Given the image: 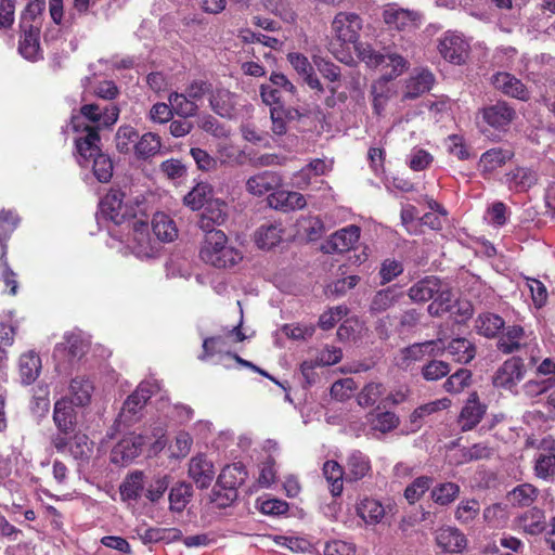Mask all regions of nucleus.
Segmentation results:
<instances>
[{
    "label": "nucleus",
    "instance_id": "32",
    "mask_svg": "<svg viewBox=\"0 0 555 555\" xmlns=\"http://www.w3.org/2000/svg\"><path fill=\"white\" fill-rule=\"evenodd\" d=\"M144 441L141 436L124 438L113 449V461L118 462V457H120L124 463L131 462L139 456Z\"/></svg>",
    "mask_w": 555,
    "mask_h": 555
},
{
    "label": "nucleus",
    "instance_id": "45",
    "mask_svg": "<svg viewBox=\"0 0 555 555\" xmlns=\"http://www.w3.org/2000/svg\"><path fill=\"white\" fill-rule=\"evenodd\" d=\"M193 495V488L190 483L180 482L172 487L169 492V508L172 512H182Z\"/></svg>",
    "mask_w": 555,
    "mask_h": 555
},
{
    "label": "nucleus",
    "instance_id": "39",
    "mask_svg": "<svg viewBox=\"0 0 555 555\" xmlns=\"http://www.w3.org/2000/svg\"><path fill=\"white\" fill-rule=\"evenodd\" d=\"M323 476L325 477L332 495L338 496L343 492L344 479L346 473L336 461H326L323 464Z\"/></svg>",
    "mask_w": 555,
    "mask_h": 555
},
{
    "label": "nucleus",
    "instance_id": "19",
    "mask_svg": "<svg viewBox=\"0 0 555 555\" xmlns=\"http://www.w3.org/2000/svg\"><path fill=\"white\" fill-rule=\"evenodd\" d=\"M403 297V293L396 286H389L377 291L369 305V312L378 315L392 308Z\"/></svg>",
    "mask_w": 555,
    "mask_h": 555
},
{
    "label": "nucleus",
    "instance_id": "7",
    "mask_svg": "<svg viewBox=\"0 0 555 555\" xmlns=\"http://www.w3.org/2000/svg\"><path fill=\"white\" fill-rule=\"evenodd\" d=\"M525 364L520 358L513 357L506 360L495 372L493 385L513 391L525 377Z\"/></svg>",
    "mask_w": 555,
    "mask_h": 555
},
{
    "label": "nucleus",
    "instance_id": "5",
    "mask_svg": "<svg viewBox=\"0 0 555 555\" xmlns=\"http://www.w3.org/2000/svg\"><path fill=\"white\" fill-rule=\"evenodd\" d=\"M128 247L138 258H153L160 249V242L152 237L149 224L145 221H134Z\"/></svg>",
    "mask_w": 555,
    "mask_h": 555
},
{
    "label": "nucleus",
    "instance_id": "62",
    "mask_svg": "<svg viewBox=\"0 0 555 555\" xmlns=\"http://www.w3.org/2000/svg\"><path fill=\"white\" fill-rule=\"evenodd\" d=\"M190 154L199 170L211 171L217 169L218 160L205 150L199 147H192L190 150Z\"/></svg>",
    "mask_w": 555,
    "mask_h": 555
},
{
    "label": "nucleus",
    "instance_id": "48",
    "mask_svg": "<svg viewBox=\"0 0 555 555\" xmlns=\"http://www.w3.org/2000/svg\"><path fill=\"white\" fill-rule=\"evenodd\" d=\"M504 326V320L493 313H482L476 320V328L480 335L494 337Z\"/></svg>",
    "mask_w": 555,
    "mask_h": 555
},
{
    "label": "nucleus",
    "instance_id": "49",
    "mask_svg": "<svg viewBox=\"0 0 555 555\" xmlns=\"http://www.w3.org/2000/svg\"><path fill=\"white\" fill-rule=\"evenodd\" d=\"M92 391L93 386L88 379L74 378L69 386L70 402L76 405H86L90 402Z\"/></svg>",
    "mask_w": 555,
    "mask_h": 555
},
{
    "label": "nucleus",
    "instance_id": "23",
    "mask_svg": "<svg viewBox=\"0 0 555 555\" xmlns=\"http://www.w3.org/2000/svg\"><path fill=\"white\" fill-rule=\"evenodd\" d=\"M284 229L282 223H267L260 225L254 233V241L261 249H271L282 241Z\"/></svg>",
    "mask_w": 555,
    "mask_h": 555
},
{
    "label": "nucleus",
    "instance_id": "1",
    "mask_svg": "<svg viewBox=\"0 0 555 555\" xmlns=\"http://www.w3.org/2000/svg\"><path fill=\"white\" fill-rule=\"evenodd\" d=\"M100 141V134L94 130L88 132L87 137H77L75 139L77 162L85 168L91 166L96 180L106 183L113 177L114 167L111 157L101 151Z\"/></svg>",
    "mask_w": 555,
    "mask_h": 555
},
{
    "label": "nucleus",
    "instance_id": "4",
    "mask_svg": "<svg viewBox=\"0 0 555 555\" xmlns=\"http://www.w3.org/2000/svg\"><path fill=\"white\" fill-rule=\"evenodd\" d=\"M354 50L357 56L369 67L377 68L384 64L390 66L391 69L387 74L388 79H393L408 69V61L398 53H391L389 51L382 53L366 42H358L354 46Z\"/></svg>",
    "mask_w": 555,
    "mask_h": 555
},
{
    "label": "nucleus",
    "instance_id": "29",
    "mask_svg": "<svg viewBox=\"0 0 555 555\" xmlns=\"http://www.w3.org/2000/svg\"><path fill=\"white\" fill-rule=\"evenodd\" d=\"M162 146V139L158 134L146 132L141 137L139 135L133 153L138 159L147 160L159 154Z\"/></svg>",
    "mask_w": 555,
    "mask_h": 555
},
{
    "label": "nucleus",
    "instance_id": "20",
    "mask_svg": "<svg viewBox=\"0 0 555 555\" xmlns=\"http://www.w3.org/2000/svg\"><path fill=\"white\" fill-rule=\"evenodd\" d=\"M346 469L345 480L347 482L359 481L371 474V461L367 455L354 450L347 457Z\"/></svg>",
    "mask_w": 555,
    "mask_h": 555
},
{
    "label": "nucleus",
    "instance_id": "43",
    "mask_svg": "<svg viewBox=\"0 0 555 555\" xmlns=\"http://www.w3.org/2000/svg\"><path fill=\"white\" fill-rule=\"evenodd\" d=\"M513 155L511 150L491 149L481 155L479 166L483 171L491 172L503 166Z\"/></svg>",
    "mask_w": 555,
    "mask_h": 555
},
{
    "label": "nucleus",
    "instance_id": "16",
    "mask_svg": "<svg viewBox=\"0 0 555 555\" xmlns=\"http://www.w3.org/2000/svg\"><path fill=\"white\" fill-rule=\"evenodd\" d=\"M267 201L271 208L285 212L302 209L307 205L306 198L302 194L284 190L272 192L268 196Z\"/></svg>",
    "mask_w": 555,
    "mask_h": 555
},
{
    "label": "nucleus",
    "instance_id": "27",
    "mask_svg": "<svg viewBox=\"0 0 555 555\" xmlns=\"http://www.w3.org/2000/svg\"><path fill=\"white\" fill-rule=\"evenodd\" d=\"M211 109L221 117H232L236 106V95L227 89H216L210 93Z\"/></svg>",
    "mask_w": 555,
    "mask_h": 555
},
{
    "label": "nucleus",
    "instance_id": "46",
    "mask_svg": "<svg viewBox=\"0 0 555 555\" xmlns=\"http://www.w3.org/2000/svg\"><path fill=\"white\" fill-rule=\"evenodd\" d=\"M143 400H139L137 395L131 393L124 402L121 411L118 415V423L130 426L140 418V412L144 408Z\"/></svg>",
    "mask_w": 555,
    "mask_h": 555
},
{
    "label": "nucleus",
    "instance_id": "18",
    "mask_svg": "<svg viewBox=\"0 0 555 555\" xmlns=\"http://www.w3.org/2000/svg\"><path fill=\"white\" fill-rule=\"evenodd\" d=\"M247 473L242 463L227 465L218 476L219 488H228L230 496H237V488L245 481Z\"/></svg>",
    "mask_w": 555,
    "mask_h": 555
},
{
    "label": "nucleus",
    "instance_id": "63",
    "mask_svg": "<svg viewBox=\"0 0 555 555\" xmlns=\"http://www.w3.org/2000/svg\"><path fill=\"white\" fill-rule=\"evenodd\" d=\"M168 476H158L154 478L147 486L144 495L150 502L155 503L164 495V493L168 489Z\"/></svg>",
    "mask_w": 555,
    "mask_h": 555
},
{
    "label": "nucleus",
    "instance_id": "60",
    "mask_svg": "<svg viewBox=\"0 0 555 555\" xmlns=\"http://www.w3.org/2000/svg\"><path fill=\"white\" fill-rule=\"evenodd\" d=\"M357 385L356 382L346 377L339 380H336L331 387V396L337 401H346L348 400L356 390Z\"/></svg>",
    "mask_w": 555,
    "mask_h": 555
},
{
    "label": "nucleus",
    "instance_id": "59",
    "mask_svg": "<svg viewBox=\"0 0 555 555\" xmlns=\"http://www.w3.org/2000/svg\"><path fill=\"white\" fill-rule=\"evenodd\" d=\"M433 483L431 478L422 476L416 478L411 485L404 490L405 499L411 503L418 501L422 495L430 488Z\"/></svg>",
    "mask_w": 555,
    "mask_h": 555
},
{
    "label": "nucleus",
    "instance_id": "35",
    "mask_svg": "<svg viewBox=\"0 0 555 555\" xmlns=\"http://www.w3.org/2000/svg\"><path fill=\"white\" fill-rule=\"evenodd\" d=\"M357 514L365 524L376 525L385 517V508L379 501L364 498L357 506Z\"/></svg>",
    "mask_w": 555,
    "mask_h": 555
},
{
    "label": "nucleus",
    "instance_id": "55",
    "mask_svg": "<svg viewBox=\"0 0 555 555\" xmlns=\"http://www.w3.org/2000/svg\"><path fill=\"white\" fill-rule=\"evenodd\" d=\"M480 512V504L475 499L462 500L454 513L456 520L461 524H470L474 521Z\"/></svg>",
    "mask_w": 555,
    "mask_h": 555
},
{
    "label": "nucleus",
    "instance_id": "3",
    "mask_svg": "<svg viewBox=\"0 0 555 555\" xmlns=\"http://www.w3.org/2000/svg\"><path fill=\"white\" fill-rule=\"evenodd\" d=\"M199 257L205 262L216 268H230L243 259L241 250L228 243L223 231H210L205 234Z\"/></svg>",
    "mask_w": 555,
    "mask_h": 555
},
{
    "label": "nucleus",
    "instance_id": "9",
    "mask_svg": "<svg viewBox=\"0 0 555 555\" xmlns=\"http://www.w3.org/2000/svg\"><path fill=\"white\" fill-rule=\"evenodd\" d=\"M359 237V227L348 225L333 233L321 248L326 254L345 253L353 248Z\"/></svg>",
    "mask_w": 555,
    "mask_h": 555
},
{
    "label": "nucleus",
    "instance_id": "28",
    "mask_svg": "<svg viewBox=\"0 0 555 555\" xmlns=\"http://www.w3.org/2000/svg\"><path fill=\"white\" fill-rule=\"evenodd\" d=\"M437 544L446 552L457 553L466 546L464 534L456 528L443 527L437 531Z\"/></svg>",
    "mask_w": 555,
    "mask_h": 555
},
{
    "label": "nucleus",
    "instance_id": "2",
    "mask_svg": "<svg viewBox=\"0 0 555 555\" xmlns=\"http://www.w3.org/2000/svg\"><path fill=\"white\" fill-rule=\"evenodd\" d=\"M120 108L115 103H89L83 104L79 108L77 115H73L70 119L72 128L75 132L80 133L79 137H87L91 130L99 131L101 129L111 128L119 117Z\"/></svg>",
    "mask_w": 555,
    "mask_h": 555
},
{
    "label": "nucleus",
    "instance_id": "24",
    "mask_svg": "<svg viewBox=\"0 0 555 555\" xmlns=\"http://www.w3.org/2000/svg\"><path fill=\"white\" fill-rule=\"evenodd\" d=\"M302 117V114L295 107L278 105L270 108L272 121L271 130L276 135L285 134L287 122Z\"/></svg>",
    "mask_w": 555,
    "mask_h": 555
},
{
    "label": "nucleus",
    "instance_id": "41",
    "mask_svg": "<svg viewBox=\"0 0 555 555\" xmlns=\"http://www.w3.org/2000/svg\"><path fill=\"white\" fill-rule=\"evenodd\" d=\"M506 181L511 189L526 191L538 181L537 173L529 168H516L506 175Z\"/></svg>",
    "mask_w": 555,
    "mask_h": 555
},
{
    "label": "nucleus",
    "instance_id": "64",
    "mask_svg": "<svg viewBox=\"0 0 555 555\" xmlns=\"http://www.w3.org/2000/svg\"><path fill=\"white\" fill-rule=\"evenodd\" d=\"M403 272V266L401 262L395 259H386L382 262L379 269L380 284L385 285Z\"/></svg>",
    "mask_w": 555,
    "mask_h": 555
},
{
    "label": "nucleus",
    "instance_id": "31",
    "mask_svg": "<svg viewBox=\"0 0 555 555\" xmlns=\"http://www.w3.org/2000/svg\"><path fill=\"white\" fill-rule=\"evenodd\" d=\"M152 230L160 243L172 242L178 236L175 221L164 212H156L153 216Z\"/></svg>",
    "mask_w": 555,
    "mask_h": 555
},
{
    "label": "nucleus",
    "instance_id": "26",
    "mask_svg": "<svg viewBox=\"0 0 555 555\" xmlns=\"http://www.w3.org/2000/svg\"><path fill=\"white\" fill-rule=\"evenodd\" d=\"M53 421L62 434H69L74 430L75 411L73 403L66 398H62L55 402Z\"/></svg>",
    "mask_w": 555,
    "mask_h": 555
},
{
    "label": "nucleus",
    "instance_id": "40",
    "mask_svg": "<svg viewBox=\"0 0 555 555\" xmlns=\"http://www.w3.org/2000/svg\"><path fill=\"white\" fill-rule=\"evenodd\" d=\"M434 83V75L428 70H423L406 81L404 98L415 99L430 90Z\"/></svg>",
    "mask_w": 555,
    "mask_h": 555
},
{
    "label": "nucleus",
    "instance_id": "57",
    "mask_svg": "<svg viewBox=\"0 0 555 555\" xmlns=\"http://www.w3.org/2000/svg\"><path fill=\"white\" fill-rule=\"evenodd\" d=\"M470 377V371L460 369L444 382L443 388L447 392L460 393L469 385Z\"/></svg>",
    "mask_w": 555,
    "mask_h": 555
},
{
    "label": "nucleus",
    "instance_id": "44",
    "mask_svg": "<svg viewBox=\"0 0 555 555\" xmlns=\"http://www.w3.org/2000/svg\"><path fill=\"white\" fill-rule=\"evenodd\" d=\"M139 132L131 126L125 125L117 129L115 134V146L120 154L128 155L134 151Z\"/></svg>",
    "mask_w": 555,
    "mask_h": 555
},
{
    "label": "nucleus",
    "instance_id": "50",
    "mask_svg": "<svg viewBox=\"0 0 555 555\" xmlns=\"http://www.w3.org/2000/svg\"><path fill=\"white\" fill-rule=\"evenodd\" d=\"M386 388L382 383H369L366 384L357 396V402L362 408H369L374 405L378 400L382 401Z\"/></svg>",
    "mask_w": 555,
    "mask_h": 555
},
{
    "label": "nucleus",
    "instance_id": "13",
    "mask_svg": "<svg viewBox=\"0 0 555 555\" xmlns=\"http://www.w3.org/2000/svg\"><path fill=\"white\" fill-rule=\"evenodd\" d=\"M487 411V405L479 401L476 392L469 395L459 416V425L463 431L473 429Z\"/></svg>",
    "mask_w": 555,
    "mask_h": 555
},
{
    "label": "nucleus",
    "instance_id": "21",
    "mask_svg": "<svg viewBox=\"0 0 555 555\" xmlns=\"http://www.w3.org/2000/svg\"><path fill=\"white\" fill-rule=\"evenodd\" d=\"M124 197L121 191L112 190L101 202L102 212L116 224H120L127 215Z\"/></svg>",
    "mask_w": 555,
    "mask_h": 555
},
{
    "label": "nucleus",
    "instance_id": "6",
    "mask_svg": "<svg viewBox=\"0 0 555 555\" xmlns=\"http://www.w3.org/2000/svg\"><path fill=\"white\" fill-rule=\"evenodd\" d=\"M362 29L361 17L353 12H339L332 22V30L336 38L344 43L359 42L360 30Z\"/></svg>",
    "mask_w": 555,
    "mask_h": 555
},
{
    "label": "nucleus",
    "instance_id": "17",
    "mask_svg": "<svg viewBox=\"0 0 555 555\" xmlns=\"http://www.w3.org/2000/svg\"><path fill=\"white\" fill-rule=\"evenodd\" d=\"M515 116L516 113L514 108L505 102H498L482 109L483 120L495 129L507 127Z\"/></svg>",
    "mask_w": 555,
    "mask_h": 555
},
{
    "label": "nucleus",
    "instance_id": "54",
    "mask_svg": "<svg viewBox=\"0 0 555 555\" xmlns=\"http://www.w3.org/2000/svg\"><path fill=\"white\" fill-rule=\"evenodd\" d=\"M211 189L208 184L199 183L184 196V204L191 209L197 210L210 201L208 198Z\"/></svg>",
    "mask_w": 555,
    "mask_h": 555
},
{
    "label": "nucleus",
    "instance_id": "42",
    "mask_svg": "<svg viewBox=\"0 0 555 555\" xmlns=\"http://www.w3.org/2000/svg\"><path fill=\"white\" fill-rule=\"evenodd\" d=\"M168 102L172 114H177L182 118L193 117L197 114V104L190 100L184 92H171L168 96Z\"/></svg>",
    "mask_w": 555,
    "mask_h": 555
},
{
    "label": "nucleus",
    "instance_id": "33",
    "mask_svg": "<svg viewBox=\"0 0 555 555\" xmlns=\"http://www.w3.org/2000/svg\"><path fill=\"white\" fill-rule=\"evenodd\" d=\"M145 488L144 474L142 472H133L128 475L120 485V496L126 502H138L142 496Z\"/></svg>",
    "mask_w": 555,
    "mask_h": 555
},
{
    "label": "nucleus",
    "instance_id": "34",
    "mask_svg": "<svg viewBox=\"0 0 555 555\" xmlns=\"http://www.w3.org/2000/svg\"><path fill=\"white\" fill-rule=\"evenodd\" d=\"M41 370L40 357L35 351L23 353L18 361V371L22 382L26 385L34 383Z\"/></svg>",
    "mask_w": 555,
    "mask_h": 555
},
{
    "label": "nucleus",
    "instance_id": "14",
    "mask_svg": "<svg viewBox=\"0 0 555 555\" xmlns=\"http://www.w3.org/2000/svg\"><path fill=\"white\" fill-rule=\"evenodd\" d=\"M281 177L273 171L266 170L258 172L246 180V191L254 196H262L268 192L281 186Z\"/></svg>",
    "mask_w": 555,
    "mask_h": 555
},
{
    "label": "nucleus",
    "instance_id": "51",
    "mask_svg": "<svg viewBox=\"0 0 555 555\" xmlns=\"http://www.w3.org/2000/svg\"><path fill=\"white\" fill-rule=\"evenodd\" d=\"M390 80L388 75H384L372 85L373 108L378 115L383 112L387 100L390 98L391 90L388 87Z\"/></svg>",
    "mask_w": 555,
    "mask_h": 555
},
{
    "label": "nucleus",
    "instance_id": "61",
    "mask_svg": "<svg viewBox=\"0 0 555 555\" xmlns=\"http://www.w3.org/2000/svg\"><path fill=\"white\" fill-rule=\"evenodd\" d=\"M555 386L554 377H540L528 380L524 385V391L528 397H537Z\"/></svg>",
    "mask_w": 555,
    "mask_h": 555
},
{
    "label": "nucleus",
    "instance_id": "25",
    "mask_svg": "<svg viewBox=\"0 0 555 555\" xmlns=\"http://www.w3.org/2000/svg\"><path fill=\"white\" fill-rule=\"evenodd\" d=\"M435 346L436 341L428 340L403 348L397 358V365L408 369L412 363L423 360L425 356L433 354Z\"/></svg>",
    "mask_w": 555,
    "mask_h": 555
},
{
    "label": "nucleus",
    "instance_id": "30",
    "mask_svg": "<svg viewBox=\"0 0 555 555\" xmlns=\"http://www.w3.org/2000/svg\"><path fill=\"white\" fill-rule=\"evenodd\" d=\"M439 281L436 276H426L409 288L408 296L414 302L428 301L439 292Z\"/></svg>",
    "mask_w": 555,
    "mask_h": 555
},
{
    "label": "nucleus",
    "instance_id": "8",
    "mask_svg": "<svg viewBox=\"0 0 555 555\" xmlns=\"http://www.w3.org/2000/svg\"><path fill=\"white\" fill-rule=\"evenodd\" d=\"M468 50L467 41L456 33H446L439 43L441 55L454 64L463 63L468 55Z\"/></svg>",
    "mask_w": 555,
    "mask_h": 555
},
{
    "label": "nucleus",
    "instance_id": "58",
    "mask_svg": "<svg viewBox=\"0 0 555 555\" xmlns=\"http://www.w3.org/2000/svg\"><path fill=\"white\" fill-rule=\"evenodd\" d=\"M18 50L27 60H36L39 52L38 34L34 29L25 31L20 41Z\"/></svg>",
    "mask_w": 555,
    "mask_h": 555
},
{
    "label": "nucleus",
    "instance_id": "53",
    "mask_svg": "<svg viewBox=\"0 0 555 555\" xmlns=\"http://www.w3.org/2000/svg\"><path fill=\"white\" fill-rule=\"evenodd\" d=\"M431 499L439 505L452 503L460 494V487L454 482H444L436 486L431 490Z\"/></svg>",
    "mask_w": 555,
    "mask_h": 555
},
{
    "label": "nucleus",
    "instance_id": "37",
    "mask_svg": "<svg viewBox=\"0 0 555 555\" xmlns=\"http://www.w3.org/2000/svg\"><path fill=\"white\" fill-rule=\"evenodd\" d=\"M454 301L453 292L439 281V292L436 293L433 302L428 305L427 311L431 317H440L451 310Z\"/></svg>",
    "mask_w": 555,
    "mask_h": 555
},
{
    "label": "nucleus",
    "instance_id": "11",
    "mask_svg": "<svg viewBox=\"0 0 555 555\" xmlns=\"http://www.w3.org/2000/svg\"><path fill=\"white\" fill-rule=\"evenodd\" d=\"M188 474L198 488L206 489L215 478L214 464L206 455L197 454L190 460Z\"/></svg>",
    "mask_w": 555,
    "mask_h": 555
},
{
    "label": "nucleus",
    "instance_id": "56",
    "mask_svg": "<svg viewBox=\"0 0 555 555\" xmlns=\"http://www.w3.org/2000/svg\"><path fill=\"white\" fill-rule=\"evenodd\" d=\"M217 157L216 159L222 165H241L243 164L244 152L231 144L220 143L217 146Z\"/></svg>",
    "mask_w": 555,
    "mask_h": 555
},
{
    "label": "nucleus",
    "instance_id": "36",
    "mask_svg": "<svg viewBox=\"0 0 555 555\" xmlns=\"http://www.w3.org/2000/svg\"><path fill=\"white\" fill-rule=\"evenodd\" d=\"M539 495V490L531 483H521L507 492L506 500L514 507H526L533 504Z\"/></svg>",
    "mask_w": 555,
    "mask_h": 555
},
{
    "label": "nucleus",
    "instance_id": "38",
    "mask_svg": "<svg viewBox=\"0 0 555 555\" xmlns=\"http://www.w3.org/2000/svg\"><path fill=\"white\" fill-rule=\"evenodd\" d=\"M447 352L455 362L466 364L475 358L476 348L466 338H454L447 346Z\"/></svg>",
    "mask_w": 555,
    "mask_h": 555
},
{
    "label": "nucleus",
    "instance_id": "22",
    "mask_svg": "<svg viewBox=\"0 0 555 555\" xmlns=\"http://www.w3.org/2000/svg\"><path fill=\"white\" fill-rule=\"evenodd\" d=\"M418 14L413 11L388 5L384 11L385 23L395 29L404 30L412 28L416 25Z\"/></svg>",
    "mask_w": 555,
    "mask_h": 555
},
{
    "label": "nucleus",
    "instance_id": "10",
    "mask_svg": "<svg viewBox=\"0 0 555 555\" xmlns=\"http://www.w3.org/2000/svg\"><path fill=\"white\" fill-rule=\"evenodd\" d=\"M228 219V205L222 199H210L204 206V211L198 221L199 228L206 233L217 231L215 225L223 224Z\"/></svg>",
    "mask_w": 555,
    "mask_h": 555
},
{
    "label": "nucleus",
    "instance_id": "52",
    "mask_svg": "<svg viewBox=\"0 0 555 555\" xmlns=\"http://www.w3.org/2000/svg\"><path fill=\"white\" fill-rule=\"evenodd\" d=\"M524 330L520 326H512L498 341V347L503 353H513L521 348V339L524 337Z\"/></svg>",
    "mask_w": 555,
    "mask_h": 555
},
{
    "label": "nucleus",
    "instance_id": "15",
    "mask_svg": "<svg viewBox=\"0 0 555 555\" xmlns=\"http://www.w3.org/2000/svg\"><path fill=\"white\" fill-rule=\"evenodd\" d=\"M514 522L519 530L530 535H538L546 528L545 513L538 507L521 513L515 518Z\"/></svg>",
    "mask_w": 555,
    "mask_h": 555
},
{
    "label": "nucleus",
    "instance_id": "12",
    "mask_svg": "<svg viewBox=\"0 0 555 555\" xmlns=\"http://www.w3.org/2000/svg\"><path fill=\"white\" fill-rule=\"evenodd\" d=\"M492 83L495 89L500 90L507 96L515 98L520 101H528L530 93L520 79L509 73H496L492 76Z\"/></svg>",
    "mask_w": 555,
    "mask_h": 555
},
{
    "label": "nucleus",
    "instance_id": "47",
    "mask_svg": "<svg viewBox=\"0 0 555 555\" xmlns=\"http://www.w3.org/2000/svg\"><path fill=\"white\" fill-rule=\"evenodd\" d=\"M371 428L383 434L395 429L399 425V418L392 412H371L367 414Z\"/></svg>",
    "mask_w": 555,
    "mask_h": 555
}]
</instances>
